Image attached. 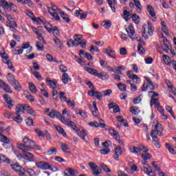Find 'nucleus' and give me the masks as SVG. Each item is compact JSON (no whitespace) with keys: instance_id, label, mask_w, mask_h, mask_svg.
Listing matches in <instances>:
<instances>
[{"instance_id":"c03bdc74","label":"nucleus","mask_w":176,"mask_h":176,"mask_svg":"<svg viewBox=\"0 0 176 176\" xmlns=\"http://www.w3.org/2000/svg\"><path fill=\"white\" fill-rule=\"evenodd\" d=\"M56 154H57V148H53L47 151V155H48V156H52V155H56Z\"/></svg>"},{"instance_id":"f257e3e1","label":"nucleus","mask_w":176,"mask_h":176,"mask_svg":"<svg viewBox=\"0 0 176 176\" xmlns=\"http://www.w3.org/2000/svg\"><path fill=\"white\" fill-rule=\"evenodd\" d=\"M17 148L21 151H32V149H39L38 145L35 144V142L32 141L28 138H24L23 139V143H17Z\"/></svg>"},{"instance_id":"72a5a7b5","label":"nucleus","mask_w":176,"mask_h":176,"mask_svg":"<svg viewBox=\"0 0 176 176\" xmlns=\"http://www.w3.org/2000/svg\"><path fill=\"white\" fill-rule=\"evenodd\" d=\"M25 111L30 113V115H35V111L28 104H25Z\"/></svg>"},{"instance_id":"338daca9","label":"nucleus","mask_w":176,"mask_h":176,"mask_svg":"<svg viewBox=\"0 0 176 176\" xmlns=\"http://www.w3.org/2000/svg\"><path fill=\"white\" fill-rule=\"evenodd\" d=\"M74 42H80L81 39H82V35H79V34H75L74 36Z\"/></svg>"},{"instance_id":"4d7b16f0","label":"nucleus","mask_w":176,"mask_h":176,"mask_svg":"<svg viewBox=\"0 0 176 176\" xmlns=\"http://www.w3.org/2000/svg\"><path fill=\"white\" fill-rule=\"evenodd\" d=\"M166 109L167 112H169V113H170L173 119H175V116H174V112L173 111V109L170 106H166Z\"/></svg>"},{"instance_id":"c756f323","label":"nucleus","mask_w":176,"mask_h":176,"mask_svg":"<svg viewBox=\"0 0 176 176\" xmlns=\"http://www.w3.org/2000/svg\"><path fill=\"white\" fill-rule=\"evenodd\" d=\"M116 119L120 122V123H124V127H129V123L122 116H118L116 117Z\"/></svg>"},{"instance_id":"37998d69","label":"nucleus","mask_w":176,"mask_h":176,"mask_svg":"<svg viewBox=\"0 0 176 176\" xmlns=\"http://www.w3.org/2000/svg\"><path fill=\"white\" fill-rule=\"evenodd\" d=\"M161 25L163 32H164L166 35H168V31L167 30V27L166 26V22H164V21L161 22Z\"/></svg>"},{"instance_id":"6ab92c4d","label":"nucleus","mask_w":176,"mask_h":176,"mask_svg":"<svg viewBox=\"0 0 176 176\" xmlns=\"http://www.w3.org/2000/svg\"><path fill=\"white\" fill-rule=\"evenodd\" d=\"M60 120L63 124H65V126H67L68 122L71 120V116H62L60 118Z\"/></svg>"},{"instance_id":"774afa93","label":"nucleus","mask_w":176,"mask_h":176,"mask_svg":"<svg viewBox=\"0 0 176 176\" xmlns=\"http://www.w3.org/2000/svg\"><path fill=\"white\" fill-rule=\"evenodd\" d=\"M36 47H37L38 50L42 51L43 50V45H42V43H41L39 41H37L36 43Z\"/></svg>"},{"instance_id":"864d4df0","label":"nucleus","mask_w":176,"mask_h":176,"mask_svg":"<svg viewBox=\"0 0 176 176\" xmlns=\"http://www.w3.org/2000/svg\"><path fill=\"white\" fill-rule=\"evenodd\" d=\"M111 94H112V89H107L106 91H102V96L104 97L111 96Z\"/></svg>"},{"instance_id":"7ed1b4c3","label":"nucleus","mask_w":176,"mask_h":176,"mask_svg":"<svg viewBox=\"0 0 176 176\" xmlns=\"http://www.w3.org/2000/svg\"><path fill=\"white\" fill-rule=\"evenodd\" d=\"M142 164L143 165L142 170L145 173V174H147V175L149 176H156V173L152 170V166L148 164V162L146 160L142 162Z\"/></svg>"},{"instance_id":"49530a36","label":"nucleus","mask_w":176,"mask_h":176,"mask_svg":"<svg viewBox=\"0 0 176 176\" xmlns=\"http://www.w3.org/2000/svg\"><path fill=\"white\" fill-rule=\"evenodd\" d=\"M155 105L156 107H158V105H160V102H159V99L158 98H152L151 100V106L152 107L153 105Z\"/></svg>"},{"instance_id":"2f4dec72","label":"nucleus","mask_w":176,"mask_h":176,"mask_svg":"<svg viewBox=\"0 0 176 176\" xmlns=\"http://www.w3.org/2000/svg\"><path fill=\"white\" fill-rule=\"evenodd\" d=\"M166 146L171 155H176L175 149H174V147L171 144L166 143Z\"/></svg>"},{"instance_id":"a211bd4d","label":"nucleus","mask_w":176,"mask_h":176,"mask_svg":"<svg viewBox=\"0 0 176 176\" xmlns=\"http://www.w3.org/2000/svg\"><path fill=\"white\" fill-rule=\"evenodd\" d=\"M0 141L1 142H3V146H5V145H9V144H10V140L1 133H0Z\"/></svg>"},{"instance_id":"393cba45","label":"nucleus","mask_w":176,"mask_h":176,"mask_svg":"<svg viewBox=\"0 0 176 176\" xmlns=\"http://www.w3.org/2000/svg\"><path fill=\"white\" fill-rule=\"evenodd\" d=\"M0 85H3V86H4L3 90H5V91L10 94L12 93V89H10V88L9 87V85H8V84H6L5 81L0 80Z\"/></svg>"},{"instance_id":"69168bd1","label":"nucleus","mask_w":176,"mask_h":176,"mask_svg":"<svg viewBox=\"0 0 176 176\" xmlns=\"http://www.w3.org/2000/svg\"><path fill=\"white\" fill-rule=\"evenodd\" d=\"M59 69L61 72H63V73H65L67 72V71H68V68L67 67V66L64 65H60L59 67Z\"/></svg>"},{"instance_id":"0e129e2a","label":"nucleus","mask_w":176,"mask_h":176,"mask_svg":"<svg viewBox=\"0 0 176 176\" xmlns=\"http://www.w3.org/2000/svg\"><path fill=\"white\" fill-rule=\"evenodd\" d=\"M59 98H60L61 101H67V97L65 96V93L64 92L59 93Z\"/></svg>"},{"instance_id":"412c9836","label":"nucleus","mask_w":176,"mask_h":176,"mask_svg":"<svg viewBox=\"0 0 176 176\" xmlns=\"http://www.w3.org/2000/svg\"><path fill=\"white\" fill-rule=\"evenodd\" d=\"M71 80H72V79L69 78V75H68V74L64 73L62 75V82L65 85H68V82H71Z\"/></svg>"},{"instance_id":"2eb2a0df","label":"nucleus","mask_w":176,"mask_h":176,"mask_svg":"<svg viewBox=\"0 0 176 176\" xmlns=\"http://www.w3.org/2000/svg\"><path fill=\"white\" fill-rule=\"evenodd\" d=\"M120 156H122V148H120V146H117L115 150V154L113 155V158L116 160H119Z\"/></svg>"},{"instance_id":"e433bc0d","label":"nucleus","mask_w":176,"mask_h":176,"mask_svg":"<svg viewBox=\"0 0 176 176\" xmlns=\"http://www.w3.org/2000/svg\"><path fill=\"white\" fill-rule=\"evenodd\" d=\"M29 88L32 93H38V89H36V87L33 82H29Z\"/></svg>"},{"instance_id":"09e8293b","label":"nucleus","mask_w":176,"mask_h":176,"mask_svg":"<svg viewBox=\"0 0 176 176\" xmlns=\"http://www.w3.org/2000/svg\"><path fill=\"white\" fill-rule=\"evenodd\" d=\"M44 27H45V30H47V31H48V32H50L52 31V30H53V27L52 26V24H50L49 22H45L44 23Z\"/></svg>"},{"instance_id":"6e6d98bb","label":"nucleus","mask_w":176,"mask_h":176,"mask_svg":"<svg viewBox=\"0 0 176 176\" xmlns=\"http://www.w3.org/2000/svg\"><path fill=\"white\" fill-rule=\"evenodd\" d=\"M131 16L130 12L127 11V10H124V18L125 21H129V16Z\"/></svg>"},{"instance_id":"ddd939ff","label":"nucleus","mask_w":176,"mask_h":176,"mask_svg":"<svg viewBox=\"0 0 176 176\" xmlns=\"http://www.w3.org/2000/svg\"><path fill=\"white\" fill-rule=\"evenodd\" d=\"M11 168L12 170H14V171H16V173H19V175L20 173H24V168H23L21 166H19V164H12Z\"/></svg>"},{"instance_id":"f3484780","label":"nucleus","mask_w":176,"mask_h":176,"mask_svg":"<svg viewBox=\"0 0 176 176\" xmlns=\"http://www.w3.org/2000/svg\"><path fill=\"white\" fill-rule=\"evenodd\" d=\"M0 3H2V5H3L4 6L10 8V9H14V12H16L17 10V9H16V6H14V4H9V3L6 1V0H0Z\"/></svg>"},{"instance_id":"0eeeda50","label":"nucleus","mask_w":176,"mask_h":176,"mask_svg":"<svg viewBox=\"0 0 176 176\" xmlns=\"http://www.w3.org/2000/svg\"><path fill=\"white\" fill-rule=\"evenodd\" d=\"M36 166L40 170H52V166H50V164L49 162H38L36 163Z\"/></svg>"},{"instance_id":"20e7f679","label":"nucleus","mask_w":176,"mask_h":176,"mask_svg":"<svg viewBox=\"0 0 176 176\" xmlns=\"http://www.w3.org/2000/svg\"><path fill=\"white\" fill-rule=\"evenodd\" d=\"M0 54L3 58V63L5 64H7L9 69H10V71H12V72H14L15 69L13 67V63H12V61H10V59H9V56L6 55V53L5 52L0 53Z\"/></svg>"},{"instance_id":"4be33fe9","label":"nucleus","mask_w":176,"mask_h":176,"mask_svg":"<svg viewBox=\"0 0 176 176\" xmlns=\"http://www.w3.org/2000/svg\"><path fill=\"white\" fill-rule=\"evenodd\" d=\"M47 10L49 14H53L54 13H57L58 8L54 6V4H51V7H47Z\"/></svg>"},{"instance_id":"aec40b11","label":"nucleus","mask_w":176,"mask_h":176,"mask_svg":"<svg viewBox=\"0 0 176 176\" xmlns=\"http://www.w3.org/2000/svg\"><path fill=\"white\" fill-rule=\"evenodd\" d=\"M147 10H148L150 16H151V17H153V19H155V20H156V12H155L153 7H152V6H151V5H148L147 6Z\"/></svg>"},{"instance_id":"58836bf2","label":"nucleus","mask_w":176,"mask_h":176,"mask_svg":"<svg viewBox=\"0 0 176 176\" xmlns=\"http://www.w3.org/2000/svg\"><path fill=\"white\" fill-rule=\"evenodd\" d=\"M85 71H87V72H89V74H91L92 75H94V76H96V75H97V70L95 69L90 68L89 67H86Z\"/></svg>"},{"instance_id":"7c9ffc66","label":"nucleus","mask_w":176,"mask_h":176,"mask_svg":"<svg viewBox=\"0 0 176 176\" xmlns=\"http://www.w3.org/2000/svg\"><path fill=\"white\" fill-rule=\"evenodd\" d=\"M78 135L80 137V138L85 140L86 135H87V131L85 129H82V131H76Z\"/></svg>"},{"instance_id":"de8ad7c7","label":"nucleus","mask_w":176,"mask_h":176,"mask_svg":"<svg viewBox=\"0 0 176 176\" xmlns=\"http://www.w3.org/2000/svg\"><path fill=\"white\" fill-rule=\"evenodd\" d=\"M118 89L121 91H126L127 87L126 86V85L122 84V82H120L117 85Z\"/></svg>"},{"instance_id":"9b49d317","label":"nucleus","mask_w":176,"mask_h":176,"mask_svg":"<svg viewBox=\"0 0 176 176\" xmlns=\"http://www.w3.org/2000/svg\"><path fill=\"white\" fill-rule=\"evenodd\" d=\"M126 31L128 34V36H129L131 38H133L134 34H135V31L134 30V27L133 25H129V28H126Z\"/></svg>"},{"instance_id":"3c124183","label":"nucleus","mask_w":176,"mask_h":176,"mask_svg":"<svg viewBox=\"0 0 176 176\" xmlns=\"http://www.w3.org/2000/svg\"><path fill=\"white\" fill-rule=\"evenodd\" d=\"M132 20L135 21V24H139L140 23V16L137 15V14H132Z\"/></svg>"},{"instance_id":"bf43d9fd","label":"nucleus","mask_w":176,"mask_h":176,"mask_svg":"<svg viewBox=\"0 0 176 176\" xmlns=\"http://www.w3.org/2000/svg\"><path fill=\"white\" fill-rule=\"evenodd\" d=\"M32 74L34 75V76H35V78H36L39 80H41L42 79V76L41 75V74H39V72H32Z\"/></svg>"},{"instance_id":"79ce46f5","label":"nucleus","mask_w":176,"mask_h":176,"mask_svg":"<svg viewBox=\"0 0 176 176\" xmlns=\"http://www.w3.org/2000/svg\"><path fill=\"white\" fill-rule=\"evenodd\" d=\"M135 6L137 8V11L140 13L141 12L142 7L141 6V3L138 0H134Z\"/></svg>"},{"instance_id":"8fccbe9b","label":"nucleus","mask_w":176,"mask_h":176,"mask_svg":"<svg viewBox=\"0 0 176 176\" xmlns=\"http://www.w3.org/2000/svg\"><path fill=\"white\" fill-rule=\"evenodd\" d=\"M67 171L72 176H76V175H78V172L76 170H74L72 168H69L67 169Z\"/></svg>"},{"instance_id":"603ef678","label":"nucleus","mask_w":176,"mask_h":176,"mask_svg":"<svg viewBox=\"0 0 176 176\" xmlns=\"http://www.w3.org/2000/svg\"><path fill=\"white\" fill-rule=\"evenodd\" d=\"M148 96L149 97H151V100L153 98V100H155V97H159V94L155 92V91H148Z\"/></svg>"},{"instance_id":"c85d7f7f","label":"nucleus","mask_w":176,"mask_h":176,"mask_svg":"<svg viewBox=\"0 0 176 176\" xmlns=\"http://www.w3.org/2000/svg\"><path fill=\"white\" fill-rule=\"evenodd\" d=\"M143 152L144 153H142L141 156H142V159H143L144 160H149V159L152 157V155L149 153H147L148 151H143Z\"/></svg>"},{"instance_id":"c9c22d12","label":"nucleus","mask_w":176,"mask_h":176,"mask_svg":"<svg viewBox=\"0 0 176 176\" xmlns=\"http://www.w3.org/2000/svg\"><path fill=\"white\" fill-rule=\"evenodd\" d=\"M132 38H131L132 39V41H138V42H140V43H142V45H145V42L144 41V40H142V38L140 36L138 35H135V36H132Z\"/></svg>"},{"instance_id":"ea45409f","label":"nucleus","mask_w":176,"mask_h":176,"mask_svg":"<svg viewBox=\"0 0 176 176\" xmlns=\"http://www.w3.org/2000/svg\"><path fill=\"white\" fill-rule=\"evenodd\" d=\"M102 25L106 29V30H109L111 28V21H104L102 23Z\"/></svg>"},{"instance_id":"39448f33","label":"nucleus","mask_w":176,"mask_h":176,"mask_svg":"<svg viewBox=\"0 0 176 176\" xmlns=\"http://www.w3.org/2000/svg\"><path fill=\"white\" fill-rule=\"evenodd\" d=\"M24 49H29L28 52V53H31L32 52V47H30V43H26L25 44L22 45V47H16V49L14 50V52H16V54H22Z\"/></svg>"},{"instance_id":"e2e57ef3","label":"nucleus","mask_w":176,"mask_h":176,"mask_svg":"<svg viewBox=\"0 0 176 176\" xmlns=\"http://www.w3.org/2000/svg\"><path fill=\"white\" fill-rule=\"evenodd\" d=\"M61 149H62L63 152H67V151H68V149H69V146L67 144H62Z\"/></svg>"},{"instance_id":"cd10ccee","label":"nucleus","mask_w":176,"mask_h":176,"mask_svg":"<svg viewBox=\"0 0 176 176\" xmlns=\"http://www.w3.org/2000/svg\"><path fill=\"white\" fill-rule=\"evenodd\" d=\"M12 85L15 89V90H17V91H20V90H21V85L17 80H15L14 82H12Z\"/></svg>"},{"instance_id":"423d86ee","label":"nucleus","mask_w":176,"mask_h":176,"mask_svg":"<svg viewBox=\"0 0 176 176\" xmlns=\"http://www.w3.org/2000/svg\"><path fill=\"white\" fill-rule=\"evenodd\" d=\"M129 151L131 153H140V152H148V151H149V149H148V148H146L145 146H141L140 147H137V146H131L129 147Z\"/></svg>"},{"instance_id":"1a4fd4ad","label":"nucleus","mask_w":176,"mask_h":176,"mask_svg":"<svg viewBox=\"0 0 176 176\" xmlns=\"http://www.w3.org/2000/svg\"><path fill=\"white\" fill-rule=\"evenodd\" d=\"M30 151L31 150H22L23 155L25 157H28L30 162H34L35 157H34L33 153H30Z\"/></svg>"},{"instance_id":"a878e982","label":"nucleus","mask_w":176,"mask_h":176,"mask_svg":"<svg viewBox=\"0 0 176 176\" xmlns=\"http://www.w3.org/2000/svg\"><path fill=\"white\" fill-rule=\"evenodd\" d=\"M147 24L148 25V34L150 35V36H152L153 35V32L155 31V28H153V25L151 22H147Z\"/></svg>"},{"instance_id":"f704fd0d","label":"nucleus","mask_w":176,"mask_h":176,"mask_svg":"<svg viewBox=\"0 0 176 176\" xmlns=\"http://www.w3.org/2000/svg\"><path fill=\"white\" fill-rule=\"evenodd\" d=\"M66 126H68V127H72V129L74 131H78V126H76V124H75V122L71 120L68 122V124Z\"/></svg>"},{"instance_id":"b1692460","label":"nucleus","mask_w":176,"mask_h":176,"mask_svg":"<svg viewBox=\"0 0 176 176\" xmlns=\"http://www.w3.org/2000/svg\"><path fill=\"white\" fill-rule=\"evenodd\" d=\"M21 114L15 113L12 117V120L14 122H16V123H21L23 122V118L20 116Z\"/></svg>"},{"instance_id":"680f3d73","label":"nucleus","mask_w":176,"mask_h":176,"mask_svg":"<svg viewBox=\"0 0 176 176\" xmlns=\"http://www.w3.org/2000/svg\"><path fill=\"white\" fill-rule=\"evenodd\" d=\"M8 80L11 82L12 83V82L15 81L16 79L14 78V76L12 75V74L10 73H8Z\"/></svg>"},{"instance_id":"9d476101","label":"nucleus","mask_w":176,"mask_h":176,"mask_svg":"<svg viewBox=\"0 0 176 176\" xmlns=\"http://www.w3.org/2000/svg\"><path fill=\"white\" fill-rule=\"evenodd\" d=\"M87 14H88L87 12H83V10H82L81 9H79L76 10L74 16H76V17H79L80 16V19H86V17H87Z\"/></svg>"},{"instance_id":"052dcab7","label":"nucleus","mask_w":176,"mask_h":176,"mask_svg":"<svg viewBox=\"0 0 176 176\" xmlns=\"http://www.w3.org/2000/svg\"><path fill=\"white\" fill-rule=\"evenodd\" d=\"M25 171V173H28L30 176H36V173H35V171L32 169H28Z\"/></svg>"},{"instance_id":"bb28decb","label":"nucleus","mask_w":176,"mask_h":176,"mask_svg":"<svg viewBox=\"0 0 176 176\" xmlns=\"http://www.w3.org/2000/svg\"><path fill=\"white\" fill-rule=\"evenodd\" d=\"M55 129L58 131V133H59L60 134H62L63 137H67V133H65V131H64V129H63V127L58 125H56L55 126Z\"/></svg>"},{"instance_id":"a18cd8bd","label":"nucleus","mask_w":176,"mask_h":176,"mask_svg":"<svg viewBox=\"0 0 176 176\" xmlns=\"http://www.w3.org/2000/svg\"><path fill=\"white\" fill-rule=\"evenodd\" d=\"M153 139V142L155 146V148H160V144L159 143V139L157 138H156L155 136H154V138H152Z\"/></svg>"},{"instance_id":"5701e85b","label":"nucleus","mask_w":176,"mask_h":176,"mask_svg":"<svg viewBox=\"0 0 176 176\" xmlns=\"http://www.w3.org/2000/svg\"><path fill=\"white\" fill-rule=\"evenodd\" d=\"M96 76H98V78H100V79H102L103 80H106V79L109 78V75H108V74L105 72H102L100 74L97 72Z\"/></svg>"},{"instance_id":"473e14b6","label":"nucleus","mask_w":176,"mask_h":176,"mask_svg":"<svg viewBox=\"0 0 176 176\" xmlns=\"http://www.w3.org/2000/svg\"><path fill=\"white\" fill-rule=\"evenodd\" d=\"M60 17H62L64 21H65L66 23H69L70 19H69V16H68V14H65V12H60Z\"/></svg>"},{"instance_id":"dca6fc26","label":"nucleus","mask_w":176,"mask_h":176,"mask_svg":"<svg viewBox=\"0 0 176 176\" xmlns=\"http://www.w3.org/2000/svg\"><path fill=\"white\" fill-rule=\"evenodd\" d=\"M163 42H164V46H162V48L163 49V50H164V52H167V50H170V47H171V46L170 45V43L168 42V40H167V38L164 37L163 39Z\"/></svg>"},{"instance_id":"f8f14e48","label":"nucleus","mask_w":176,"mask_h":176,"mask_svg":"<svg viewBox=\"0 0 176 176\" xmlns=\"http://www.w3.org/2000/svg\"><path fill=\"white\" fill-rule=\"evenodd\" d=\"M104 53L108 54V56H109V57H111V58H116V56H115V51H113L112 48H111V47H108L107 49H105Z\"/></svg>"},{"instance_id":"13d9d810","label":"nucleus","mask_w":176,"mask_h":176,"mask_svg":"<svg viewBox=\"0 0 176 176\" xmlns=\"http://www.w3.org/2000/svg\"><path fill=\"white\" fill-rule=\"evenodd\" d=\"M142 95L140 94L138 97L135 98L133 100V104H140L141 102V101H142V99L141 98V96Z\"/></svg>"},{"instance_id":"4c0bfd02","label":"nucleus","mask_w":176,"mask_h":176,"mask_svg":"<svg viewBox=\"0 0 176 176\" xmlns=\"http://www.w3.org/2000/svg\"><path fill=\"white\" fill-rule=\"evenodd\" d=\"M142 43H140L138 45V52L140 53V54H145V49H144V47H142Z\"/></svg>"},{"instance_id":"f03ea898","label":"nucleus","mask_w":176,"mask_h":176,"mask_svg":"<svg viewBox=\"0 0 176 176\" xmlns=\"http://www.w3.org/2000/svg\"><path fill=\"white\" fill-rule=\"evenodd\" d=\"M163 125L160 123H157L155 126V129L151 131V136L152 138H157V135H163Z\"/></svg>"},{"instance_id":"a19ab883","label":"nucleus","mask_w":176,"mask_h":176,"mask_svg":"<svg viewBox=\"0 0 176 176\" xmlns=\"http://www.w3.org/2000/svg\"><path fill=\"white\" fill-rule=\"evenodd\" d=\"M146 80L148 82V86H149L151 90H155V85H153V82L151 80L149 77L145 78Z\"/></svg>"},{"instance_id":"5fc2aeb1","label":"nucleus","mask_w":176,"mask_h":176,"mask_svg":"<svg viewBox=\"0 0 176 176\" xmlns=\"http://www.w3.org/2000/svg\"><path fill=\"white\" fill-rule=\"evenodd\" d=\"M94 97H96V98L99 100V101H101V97H102V93L95 91V94L94 95Z\"/></svg>"},{"instance_id":"6e6552de","label":"nucleus","mask_w":176,"mask_h":176,"mask_svg":"<svg viewBox=\"0 0 176 176\" xmlns=\"http://www.w3.org/2000/svg\"><path fill=\"white\" fill-rule=\"evenodd\" d=\"M89 166L93 173L94 175H100L101 171L100 170V166H97L94 162H89Z\"/></svg>"},{"instance_id":"4468645a","label":"nucleus","mask_w":176,"mask_h":176,"mask_svg":"<svg viewBox=\"0 0 176 176\" xmlns=\"http://www.w3.org/2000/svg\"><path fill=\"white\" fill-rule=\"evenodd\" d=\"M25 104H17L16 108V115H21V113H24V111L25 110Z\"/></svg>"}]
</instances>
